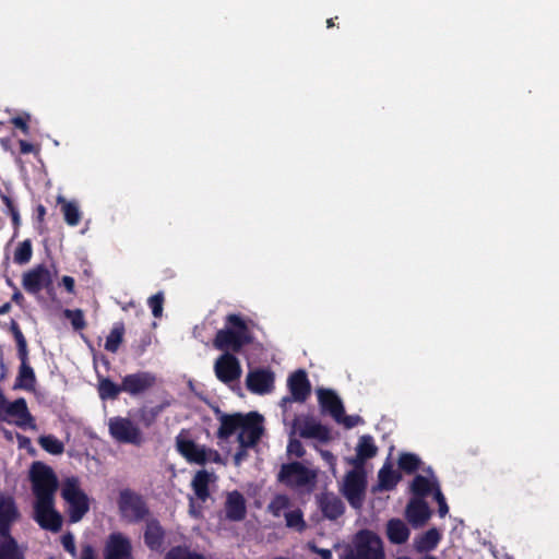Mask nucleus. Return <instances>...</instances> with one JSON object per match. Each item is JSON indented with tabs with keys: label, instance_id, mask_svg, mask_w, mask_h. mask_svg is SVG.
<instances>
[{
	"label": "nucleus",
	"instance_id": "obj_46",
	"mask_svg": "<svg viewBox=\"0 0 559 559\" xmlns=\"http://www.w3.org/2000/svg\"><path fill=\"white\" fill-rule=\"evenodd\" d=\"M287 452H288V454L295 455L297 457H301L305 454L302 444L300 443V441H298L296 439H292L289 441V444L287 447Z\"/></svg>",
	"mask_w": 559,
	"mask_h": 559
},
{
	"label": "nucleus",
	"instance_id": "obj_23",
	"mask_svg": "<svg viewBox=\"0 0 559 559\" xmlns=\"http://www.w3.org/2000/svg\"><path fill=\"white\" fill-rule=\"evenodd\" d=\"M0 559H24V551L10 533L0 535Z\"/></svg>",
	"mask_w": 559,
	"mask_h": 559
},
{
	"label": "nucleus",
	"instance_id": "obj_37",
	"mask_svg": "<svg viewBox=\"0 0 559 559\" xmlns=\"http://www.w3.org/2000/svg\"><path fill=\"white\" fill-rule=\"evenodd\" d=\"M99 395L103 400L105 399H116L119 392L123 391L122 385L118 386L114 382L108 379H104L99 383Z\"/></svg>",
	"mask_w": 559,
	"mask_h": 559
},
{
	"label": "nucleus",
	"instance_id": "obj_18",
	"mask_svg": "<svg viewBox=\"0 0 559 559\" xmlns=\"http://www.w3.org/2000/svg\"><path fill=\"white\" fill-rule=\"evenodd\" d=\"M154 382L155 378L147 372L134 373L122 380V390L135 395L150 389Z\"/></svg>",
	"mask_w": 559,
	"mask_h": 559
},
{
	"label": "nucleus",
	"instance_id": "obj_19",
	"mask_svg": "<svg viewBox=\"0 0 559 559\" xmlns=\"http://www.w3.org/2000/svg\"><path fill=\"white\" fill-rule=\"evenodd\" d=\"M377 447L372 442L370 436H362L356 447V456L346 459V462L353 467H364L368 459L377 454Z\"/></svg>",
	"mask_w": 559,
	"mask_h": 559
},
{
	"label": "nucleus",
	"instance_id": "obj_30",
	"mask_svg": "<svg viewBox=\"0 0 559 559\" xmlns=\"http://www.w3.org/2000/svg\"><path fill=\"white\" fill-rule=\"evenodd\" d=\"M436 488H439L436 480H429L428 478L420 475L415 477L412 485V490L415 495L419 496L418 498L424 497L431 491L436 492Z\"/></svg>",
	"mask_w": 559,
	"mask_h": 559
},
{
	"label": "nucleus",
	"instance_id": "obj_5",
	"mask_svg": "<svg viewBox=\"0 0 559 559\" xmlns=\"http://www.w3.org/2000/svg\"><path fill=\"white\" fill-rule=\"evenodd\" d=\"M316 473L299 462L284 464L278 473V480L290 487H301L310 484Z\"/></svg>",
	"mask_w": 559,
	"mask_h": 559
},
{
	"label": "nucleus",
	"instance_id": "obj_29",
	"mask_svg": "<svg viewBox=\"0 0 559 559\" xmlns=\"http://www.w3.org/2000/svg\"><path fill=\"white\" fill-rule=\"evenodd\" d=\"M214 479L213 474H210L205 471H200L195 474L192 480V487L195 492V496L205 501L209 497L207 485Z\"/></svg>",
	"mask_w": 559,
	"mask_h": 559
},
{
	"label": "nucleus",
	"instance_id": "obj_28",
	"mask_svg": "<svg viewBox=\"0 0 559 559\" xmlns=\"http://www.w3.org/2000/svg\"><path fill=\"white\" fill-rule=\"evenodd\" d=\"M228 322L233 324L236 330L234 331V335L236 336V352L240 350V348L251 342V337L248 333L247 326L240 317L237 314L228 316Z\"/></svg>",
	"mask_w": 559,
	"mask_h": 559
},
{
	"label": "nucleus",
	"instance_id": "obj_25",
	"mask_svg": "<svg viewBox=\"0 0 559 559\" xmlns=\"http://www.w3.org/2000/svg\"><path fill=\"white\" fill-rule=\"evenodd\" d=\"M246 421V416L241 414L223 415L221 417V427L218 429L219 438H227L235 431L239 430L241 425Z\"/></svg>",
	"mask_w": 559,
	"mask_h": 559
},
{
	"label": "nucleus",
	"instance_id": "obj_44",
	"mask_svg": "<svg viewBox=\"0 0 559 559\" xmlns=\"http://www.w3.org/2000/svg\"><path fill=\"white\" fill-rule=\"evenodd\" d=\"M64 316L71 320L72 326L75 330H81L85 326L83 313L81 310H64Z\"/></svg>",
	"mask_w": 559,
	"mask_h": 559
},
{
	"label": "nucleus",
	"instance_id": "obj_33",
	"mask_svg": "<svg viewBox=\"0 0 559 559\" xmlns=\"http://www.w3.org/2000/svg\"><path fill=\"white\" fill-rule=\"evenodd\" d=\"M290 500L285 495H277L273 498V500L267 506L269 511L274 516H281L284 515L285 512L290 510Z\"/></svg>",
	"mask_w": 559,
	"mask_h": 559
},
{
	"label": "nucleus",
	"instance_id": "obj_17",
	"mask_svg": "<svg viewBox=\"0 0 559 559\" xmlns=\"http://www.w3.org/2000/svg\"><path fill=\"white\" fill-rule=\"evenodd\" d=\"M405 515L413 526L419 527L429 520L430 510L421 498H414L408 502Z\"/></svg>",
	"mask_w": 559,
	"mask_h": 559
},
{
	"label": "nucleus",
	"instance_id": "obj_59",
	"mask_svg": "<svg viewBox=\"0 0 559 559\" xmlns=\"http://www.w3.org/2000/svg\"><path fill=\"white\" fill-rule=\"evenodd\" d=\"M10 308H11V305L9 302L2 305L0 307V314L7 313L10 310Z\"/></svg>",
	"mask_w": 559,
	"mask_h": 559
},
{
	"label": "nucleus",
	"instance_id": "obj_35",
	"mask_svg": "<svg viewBox=\"0 0 559 559\" xmlns=\"http://www.w3.org/2000/svg\"><path fill=\"white\" fill-rule=\"evenodd\" d=\"M38 442L44 450L55 455L61 454L64 450L63 443L52 436H41Z\"/></svg>",
	"mask_w": 559,
	"mask_h": 559
},
{
	"label": "nucleus",
	"instance_id": "obj_64",
	"mask_svg": "<svg viewBox=\"0 0 559 559\" xmlns=\"http://www.w3.org/2000/svg\"><path fill=\"white\" fill-rule=\"evenodd\" d=\"M190 512L193 514V515H197V512H195V509H194V506H193V501L191 500V509H190Z\"/></svg>",
	"mask_w": 559,
	"mask_h": 559
},
{
	"label": "nucleus",
	"instance_id": "obj_62",
	"mask_svg": "<svg viewBox=\"0 0 559 559\" xmlns=\"http://www.w3.org/2000/svg\"><path fill=\"white\" fill-rule=\"evenodd\" d=\"M44 214H45V207L39 205L38 206V216L40 219L43 218Z\"/></svg>",
	"mask_w": 559,
	"mask_h": 559
},
{
	"label": "nucleus",
	"instance_id": "obj_14",
	"mask_svg": "<svg viewBox=\"0 0 559 559\" xmlns=\"http://www.w3.org/2000/svg\"><path fill=\"white\" fill-rule=\"evenodd\" d=\"M50 283V273L43 265H38L37 267L23 275V287L33 294L38 293L41 288L47 287Z\"/></svg>",
	"mask_w": 559,
	"mask_h": 559
},
{
	"label": "nucleus",
	"instance_id": "obj_50",
	"mask_svg": "<svg viewBox=\"0 0 559 559\" xmlns=\"http://www.w3.org/2000/svg\"><path fill=\"white\" fill-rule=\"evenodd\" d=\"M361 421L359 416H345L343 414L341 421L346 428H353Z\"/></svg>",
	"mask_w": 559,
	"mask_h": 559
},
{
	"label": "nucleus",
	"instance_id": "obj_15",
	"mask_svg": "<svg viewBox=\"0 0 559 559\" xmlns=\"http://www.w3.org/2000/svg\"><path fill=\"white\" fill-rule=\"evenodd\" d=\"M20 519V512L11 497H0V535L10 533L11 525Z\"/></svg>",
	"mask_w": 559,
	"mask_h": 559
},
{
	"label": "nucleus",
	"instance_id": "obj_56",
	"mask_svg": "<svg viewBox=\"0 0 559 559\" xmlns=\"http://www.w3.org/2000/svg\"><path fill=\"white\" fill-rule=\"evenodd\" d=\"M206 453H207V461H213V462H216V463H222L221 455L216 451L206 450Z\"/></svg>",
	"mask_w": 559,
	"mask_h": 559
},
{
	"label": "nucleus",
	"instance_id": "obj_34",
	"mask_svg": "<svg viewBox=\"0 0 559 559\" xmlns=\"http://www.w3.org/2000/svg\"><path fill=\"white\" fill-rule=\"evenodd\" d=\"M286 520V526L301 532L306 527V523L302 518V512L299 509H290L284 513Z\"/></svg>",
	"mask_w": 559,
	"mask_h": 559
},
{
	"label": "nucleus",
	"instance_id": "obj_16",
	"mask_svg": "<svg viewBox=\"0 0 559 559\" xmlns=\"http://www.w3.org/2000/svg\"><path fill=\"white\" fill-rule=\"evenodd\" d=\"M177 450L189 462L203 464L207 461V453L203 447L198 445L192 440L178 437L176 440Z\"/></svg>",
	"mask_w": 559,
	"mask_h": 559
},
{
	"label": "nucleus",
	"instance_id": "obj_39",
	"mask_svg": "<svg viewBox=\"0 0 559 559\" xmlns=\"http://www.w3.org/2000/svg\"><path fill=\"white\" fill-rule=\"evenodd\" d=\"M32 255V245L29 240H25L16 248L14 253L15 262L24 264L29 261Z\"/></svg>",
	"mask_w": 559,
	"mask_h": 559
},
{
	"label": "nucleus",
	"instance_id": "obj_52",
	"mask_svg": "<svg viewBox=\"0 0 559 559\" xmlns=\"http://www.w3.org/2000/svg\"><path fill=\"white\" fill-rule=\"evenodd\" d=\"M12 123L21 129L23 132L27 133L28 132V127L26 124V122L21 118V117H15L12 119Z\"/></svg>",
	"mask_w": 559,
	"mask_h": 559
},
{
	"label": "nucleus",
	"instance_id": "obj_10",
	"mask_svg": "<svg viewBox=\"0 0 559 559\" xmlns=\"http://www.w3.org/2000/svg\"><path fill=\"white\" fill-rule=\"evenodd\" d=\"M130 540L120 533L111 534L106 543L105 559H133Z\"/></svg>",
	"mask_w": 559,
	"mask_h": 559
},
{
	"label": "nucleus",
	"instance_id": "obj_42",
	"mask_svg": "<svg viewBox=\"0 0 559 559\" xmlns=\"http://www.w3.org/2000/svg\"><path fill=\"white\" fill-rule=\"evenodd\" d=\"M122 341V331L120 329H114L107 337L105 348L111 353H115Z\"/></svg>",
	"mask_w": 559,
	"mask_h": 559
},
{
	"label": "nucleus",
	"instance_id": "obj_9",
	"mask_svg": "<svg viewBox=\"0 0 559 559\" xmlns=\"http://www.w3.org/2000/svg\"><path fill=\"white\" fill-rule=\"evenodd\" d=\"M214 371L216 377L224 383L236 381L241 376L239 360L229 353H225L217 358Z\"/></svg>",
	"mask_w": 559,
	"mask_h": 559
},
{
	"label": "nucleus",
	"instance_id": "obj_58",
	"mask_svg": "<svg viewBox=\"0 0 559 559\" xmlns=\"http://www.w3.org/2000/svg\"><path fill=\"white\" fill-rule=\"evenodd\" d=\"M10 212H11L12 219H13L14 224L17 225L20 222L19 213L15 211V209H11Z\"/></svg>",
	"mask_w": 559,
	"mask_h": 559
},
{
	"label": "nucleus",
	"instance_id": "obj_32",
	"mask_svg": "<svg viewBox=\"0 0 559 559\" xmlns=\"http://www.w3.org/2000/svg\"><path fill=\"white\" fill-rule=\"evenodd\" d=\"M378 479L379 484L377 488L379 490H391L397 484L400 476L390 467H383L379 472Z\"/></svg>",
	"mask_w": 559,
	"mask_h": 559
},
{
	"label": "nucleus",
	"instance_id": "obj_12",
	"mask_svg": "<svg viewBox=\"0 0 559 559\" xmlns=\"http://www.w3.org/2000/svg\"><path fill=\"white\" fill-rule=\"evenodd\" d=\"M294 432L302 438H316L321 441L329 439L328 430L310 417H298L293 424Z\"/></svg>",
	"mask_w": 559,
	"mask_h": 559
},
{
	"label": "nucleus",
	"instance_id": "obj_43",
	"mask_svg": "<svg viewBox=\"0 0 559 559\" xmlns=\"http://www.w3.org/2000/svg\"><path fill=\"white\" fill-rule=\"evenodd\" d=\"M62 212L64 214V218L68 224L70 225H76L80 221V213L78 206L72 204H64L62 206Z\"/></svg>",
	"mask_w": 559,
	"mask_h": 559
},
{
	"label": "nucleus",
	"instance_id": "obj_63",
	"mask_svg": "<svg viewBox=\"0 0 559 559\" xmlns=\"http://www.w3.org/2000/svg\"><path fill=\"white\" fill-rule=\"evenodd\" d=\"M20 299H22V295H21V293H15V294L13 295V300L19 301Z\"/></svg>",
	"mask_w": 559,
	"mask_h": 559
},
{
	"label": "nucleus",
	"instance_id": "obj_45",
	"mask_svg": "<svg viewBox=\"0 0 559 559\" xmlns=\"http://www.w3.org/2000/svg\"><path fill=\"white\" fill-rule=\"evenodd\" d=\"M163 294L158 293L154 296H152L148 300L150 306L152 307V312L155 318H158L162 316L163 312Z\"/></svg>",
	"mask_w": 559,
	"mask_h": 559
},
{
	"label": "nucleus",
	"instance_id": "obj_8",
	"mask_svg": "<svg viewBox=\"0 0 559 559\" xmlns=\"http://www.w3.org/2000/svg\"><path fill=\"white\" fill-rule=\"evenodd\" d=\"M381 539L370 532L358 536L356 555L350 559H382Z\"/></svg>",
	"mask_w": 559,
	"mask_h": 559
},
{
	"label": "nucleus",
	"instance_id": "obj_51",
	"mask_svg": "<svg viewBox=\"0 0 559 559\" xmlns=\"http://www.w3.org/2000/svg\"><path fill=\"white\" fill-rule=\"evenodd\" d=\"M81 559H96L94 549L90 545L83 547Z\"/></svg>",
	"mask_w": 559,
	"mask_h": 559
},
{
	"label": "nucleus",
	"instance_id": "obj_31",
	"mask_svg": "<svg viewBox=\"0 0 559 559\" xmlns=\"http://www.w3.org/2000/svg\"><path fill=\"white\" fill-rule=\"evenodd\" d=\"M236 341L237 340L233 330H221L216 334L214 346L221 350L231 348L234 352H236Z\"/></svg>",
	"mask_w": 559,
	"mask_h": 559
},
{
	"label": "nucleus",
	"instance_id": "obj_2",
	"mask_svg": "<svg viewBox=\"0 0 559 559\" xmlns=\"http://www.w3.org/2000/svg\"><path fill=\"white\" fill-rule=\"evenodd\" d=\"M367 478L365 467H353L347 472L341 485V491L349 504L359 509L366 497Z\"/></svg>",
	"mask_w": 559,
	"mask_h": 559
},
{
	"label": "nucleus",
	"instance_id": "obj_60",
	"mask_svg": "<svg viewBox=\"0 0 559 559\" xmlns=\"http://www.w3.org/2000/svg\"><path fill=\"white\" fill-rule=\"evenodd\" d=\"M2 200H3V202L5 203V205L8 206L9 210L14 209L10 198H8L7 195H2Z\"/></svg>",
	"mask_w": 559,
	"mask_h": 559
},
{
	"label": "nucleus",
	"instance_id": "obj_20",
	"mask_svg": "<svg viewBox=\"0 0 559 559\" xmlns=\"http://www.w3.org/2000/svg\"><path fill=\"white\" fill-rule=\"evenodd\" d=\"M226 516L231 521H240L246 515V501L238 491L229 492L225 503Z\"/></svg>",
	"mask_w": 559,
	"mask_h": 559
},
{
	"label": "nucleus",
	"instance_id": "obj_22",
	"mask_svg": "<svg viewBox=\"0 0 559 559\" xmlns=\"http://www.w3.org/2000/svg\"><path fill=\"white\" fill-rule=\"evenodd\" d=\"M288 384L295 401L302 402L310 393V385L306 372L302 370L294 372L289 378Z\"/></svg>",
	"mask_w": 559,
	"mask_h": 559
},
{
	"label": "nucleus",
	"instance_id": "obj_36",
	"mask_svg": "<svg viewBox=\"0 0 559 559\" xmlns=\"http://www.w3.org/2000/svg\"><path fill=\"white\" fill-rule=\"evenodd\" d=\"M164 559H204V557L201 554L179 546L171 548Z\"/></svg>",
	"mask_w": 559,
	"mask_h": 559
},
{
	"label": "nucleus",
	"instance_id": "obj_26",
	"mask_svg": "<svg viewBox=\"0 0 559 559\" xmlns=\"http://www.w3.org/2000/svg\"><path fill=\"white\" fill-rule=\"evenodd\" d=\"M145 543L152 549H157L160 547L164 538V531L162 530L159 523L154 519H148L146 521V528L144 533Z\"/></svg>",
	"mask_w": 559,
	"mask_h": 559
},
{
	"label": "nucleus",
	"instance_id": "obj_3",
	"mask_svg": "<svg viewBox=\"0 0 559 559\" xmlns=\"http://www.w3.org/2000/svg\"><path fill=\"white\" fill-rule=\"evenodd\" d=\"M63 499L69 504V516L72 522H79L88 511V498L80 489L75 478H68L61 489Z\"/></svg>",
	"mask_w": 559,
	"mask_h": 559
},
{
	"label": "nucleus",
	"instance_id": "obj_38",
	"mask_svg": "<svg viewBox=\"0 0 559 559\" xmlns=\"http://www.w3.org/2000/svg\"><path fill=\"white\" fill-rule=\"evenodd\" d=\"M20 384L25 389H33L35 382V374L33 369L27 366L24 361L20 369Z\"/></svg>",
	"mask_w": 559,
	"mask_h": 559
},
{
	"label": "nucleus",
	"instance_id": "obj_21",
	"mask_svg": "<svg viewBox=\"0 0 559 559\" xmlns=\"http://www.w3.org/2000/svg\"><path fill=\"white\" fill-rule=\"evenodd\" d=\"M318 395L322 407L329 411L336 421H341L344 407L338 396L333 391L324 389H320Z\"/></svg>",
	"mask_w": 559,
	"mask_h": 559
},
{
	"label": "nucleus",
	"instance_id": "obj_47",
	"mask_svg": "<svg viewBox=\"0 0 559 559\" xmlns=\"http://www.w3.org/2000/svg\"><path fill=\"white\" fill-rule=\"evenodd\" d=\"M12 330L17 342L20 353L24 357L26 355V341L15 323L12 324Z\"/></svg>",
	"mask_w": 559,
	"mask_h": 559
},
{
	"label": "nucleus",
	"instance_id": "obj_40",
	"mask_svg": "<svg viewBox=\"0 0 559 559\" xmlns=\"http://www.w3.org/2000/svg\"><path fill=\"white\" fill-rule=\"evenodd\" d=\"M439 540V534L436 530L426 532L419 540L418 548L421 550L431 549L437 545Z\"/></svg>",
	"mask_w": 559,
	"mask_h": 559
},
{
	"label": "nucleus",
	"instance_id": "obj_48",
	"mask_svg": "<svg viewBox=\"0 0 559 559\" xmlns=\"http://www.w3.org/2000/svg\"><path fill=\"white\" fill-rule=\"evenodd\" d=\"M435 499L437 500L438 504H439V514L440 516H444L447 513H448V506H447V502H445V499L441 492V490L439 488H436V492H435Z\"/></svg>",
	"mask_w": 559,
	"mask_h": 559
},
{
	"label": "nucleus",
	"instance_id": "obj_54",
	"mask_svg": "<svg viewBox=\"0 0 559 559\" xmlns=\"http://www.w3.org/2000/svg\"><path fill=\"white\" fill-rule=\"evenodd\" d=\"M247 448H241L240 451H238L235 456L234 461L236 465H239L243 459L247 457Z\"/></svg>",
	"mask_w": 559,
	"mask_h": 559
},
{
	"label": "nucleus",
	"instance_id": "obj_4",
	"mask_svg": "<svg viewBox=\"0 0 559 559\" xmlns=\"http://www.w3.org/2000/svg\"><path fill=\"white\" fill-rule=\"evenodd\" d=\"M118 504L122 518L129 522L144 520L148 513L143 499L129 489L120 492Z\"/></svg>",
	"mask_w": 559,
	"mask_h": 559
},
{
	"label": "nucleus",
	"instance_id": "obj_6",
	"mask_svg": "<svg viewBox=\"0 0 559 559\" xmlns=\"http://www.w3.org/2000/svg\"><path fill=\"white\" fill-rule=\"evenodd\" d=\"M111 436L120 442L141 443L140 429L129 419L115 417L109 420Z\"/></svg>",
	"mask_w": 559,
	"mask_h": 559
},
{
	"label": "nucleus",
	"instance_id": "obj_13",
	"mask_svg": "<svg viewBox=\"0 0 559 559\" xmlns=\"http://www.w3.org/2000/svg\"><path fill=\"white\" fill-rule=\"evenodd\" d=\"M274 382V374L270 370L255 369L248 373L246 379L247 388L254 393L264 394L271 391Z\"/></svg>",
	"mask_w": 559,
	"mask_h": 559
},
{
	"label": "nucleus",
	"instance_id": "obj_49",
	"mask_svg": "<svg viewBox=\"0 0 559 559\" xmlns=\"http://www.w3.org/2000/svg\"><path fill=\"white\" fill-rule=\"evenodd\" d=\"M62 545L67 551H69L72 556H75V544L71 534H66L62 536Z\"/></svg>",
	"mask_w": 559,
	"mask_h": 559
},
{
	"label": "nucleus",
	"instance_id": "obj_27",
	"mask_svg": "<svg viewBox=\"0 0 559 559\" xmlns=\"http://www.w3.org/2000/svg\"><path fill=\"white\" fill-rule=\"evenodd\" d=\"M321 509L326 518L335 520L343 514L344 503L335 496L325 495L321 499Z\"/></svg>",
	"mask_w": 559,
	"mask_h": 559
},
{
	"label": "nucleus",
	"instance_id": "obj_61",
	"mask_svg": "<svg viewBox=\"0 0 559 559\" xmlns=\"http://www.w3.org/2000/svg\"><path fill=\"white\" fill-rule=\"evenodd\" d=\"M57 202H58L59 204H62V206H63L64 204H72V203H73V202H68V201H67L63 197H61V195H59V197L57 198Z\"/></svg>",
	"mask_w": 559,
	"mask_h": 559
},
{
	"label": "nucleus",
	"instance_id": "obj_24",
	"mask_svg": "<svg viewBox=\"0 0 559 559\" xmlns=\"http://www.w3.org/2000/svg\"><path fill=\"white\" fill-rule=\"evenodd\" d=\"M386 535L390 542L403 544L408 539L409 530L400 519H392L386 523Z\"/></svg>",
	"mask_w": 559,
	"mask_h": 559
},
{
	"label": "nucleus",
	"instance_id": "obj_7",
	"mask_svg": "<svg viewBox=\"0 0 559 559\" xmlns=\"http://www.w3.org/2000/svg\"><path fill=\"white\" fill-rule=\"evenodd\" d=\"M262 417L257 413H250L246 416V421L241 425L238 435L240 448L253 447L261 438L263 427Z\"/></svg>",
	"mask_w": 559,
	"mask_h": 559
},
{
	"label": "nucleus",
	"instance_id": "obj_57",
	"mask_svg": "<svg viewBox=\"0 0 559 559\" xmlns=\"http://www.w3.org/2000/svg\"><path fill=\"white\" fill-rule=\"evenodd\" d=\"M20 144H21V151H22L23 153H28V152H31V151H32V148H33L32 144L26 143V142H24V141H22Z\"/></svg>",
	"mask_w": 559,
	"mask_h": 559
},
{
	"label": "nucleus",
	"instance_id": "obj_41",
	"mask_svg": "<svg viewBox=\"0 0 559 559\" xmlns=\"http://www.w3.org/2000/svg\"><path fill=\"white\" fill-rule=\"evenodd\" d=\"M399 465L402 469L406 472H413L418 467L419 460L416 455L406 453L401 455L399 460Z\"/></svg>",
	"mask_w": 559,
	"mask_h": 559
},
{
	"label": "nucleus",
	"instance_id": "obj_55",
	"mask_svg": "<svg viewBox=\"0 0 559 559\" xmlns=\"http://www.w3.org/2000/svg\"><path fill=\"white\" fill-rule=\"evenodd\" d=\"M312 549L322 557V559H331L332 558V552L331 550L329 549H322V548H317V547H312Z\"/></svg>",
	"mask_w": 559,
	"mask_h": 559
},
{
	"label": "nucleus",
	"instance_id": "obj_53",
	"mask_svg": "<svg viewBox=\"0 0 559 559\" xmlns=\"http://www.w3.org/2000/svg\"><path fill=\"white\" fill-rule=\"evenodd\" d=\"M62 283L69 293H73L74 280L71 276H63Z\"/></svg>",
	"mask_w": 559,
	"mask_h": 559
},
{
	"label": "nucleus",
	"instance_id": "obj_1",
	"mask_svg": "<svg viewBox=\"0 0 559 559\" xmlns=\"http://www.w3.org/2000/svg\"><path fill=\"white\" fill-rule=\"evenodd\" d=\"M29 477L36 497L35 520L43 528L58 532L61 528L62 519L53 509V497L58 487L53 471L40 462H35L31 467Z\"/></svg>",
	"mask_w": 559,
	"mask_h": 559
},
{
	"label": "nucleus",
	"instance_id": "obj_11",
	"mask_svg": "<svg viewBox=\"0 0 559 559\" xmlns=\"http://www.w3.org/2000/svg\"><path fill=\"white\" fill-rule=\"evenodd\" d=\"M1 420L13 421L20 427H31L36 429L34 424V419L29 414L26 402L24 399H17L14 402L10 403L5 415L1 418Z\"/></svg>",
	"mask_w": 559,
	"mask_h": 559
}]
</instances>
